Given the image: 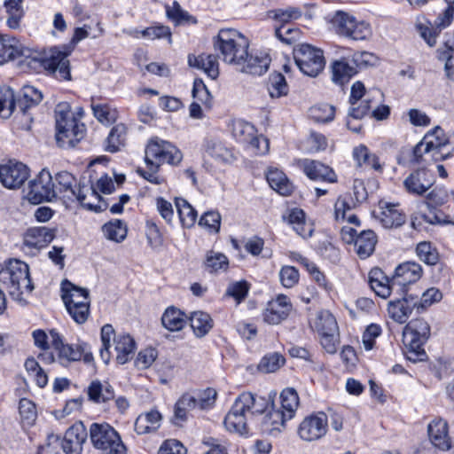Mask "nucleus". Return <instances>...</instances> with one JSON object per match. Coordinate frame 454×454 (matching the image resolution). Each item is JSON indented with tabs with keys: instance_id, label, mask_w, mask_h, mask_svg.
Listing matches in <instances>:
<instances>
[{
	"instance_id": "1",
	"label": "nucleus",
	"mask_w": 454,
	"mask_h": 454,
	"mask_svg": "<svg viewBox=\"0 0 454 454\" xmlns=\"http://www.w3.org/2000/svg\"><path fill=\"white\" fill-rule=\"evenodd\" d=\"M54 192L55 198H59L64 201H78L82 207L89 210H100L101 206L96 204L98 202V196L92 187L87 184L77 183L76 178L67 171H60L55 176Z\"/></svg>"
},
{
	"instance_id": "2",
	"label": "nucleus",
	"mask_w": 454,
	"mask_h": 454,
	"mask_svg": "<svg viewBox=\"0 0 454 454\" xmlns=\"http://www.w3.org/2000/svg\"><path fill=\"white\" fill-rule=\"evenodd\" d=\"M56 141L60 147H74L84 137L86 128L71 112L67 102H60L55 107Z\"/></svg>"
},
{
	"instance_id": "3",
	"label": "nucleus",
	"mask_w": 454,
	"mask_h": 454,
	"mask_svg": "<svg viewBox=\"0 0 454 454\" xmlns=\"http://www.w3.org/2000/svg\"><path fill=\"white\" fill-rule=\"evenodd\" d=\"M0 283L7 289L10 296L19 301H25L24 292L31 293L34 286L29 277V268L20 260H10L5 267L0 266Z\"/></svg>"
},
{
	"instance_id": "4",
	"label": "nucleus",
	"mask_w": 454,
	"mask_h": 454,
	"mask_svg": "<svg viewBox=\"0 0 454 454\" xmlns=\"http://www.w3.org/2000/svg\"><path fill=\"white\" fill-rule=\"evenodd\" d=\"M100 338L102 348H100L99 355L106 364L111 359L110 348L112 347V340L114 341V350L116 353L115 359L119 364H124L133 357L136 344L130 335L125 333L116 335L114 327L106 324L101 328Z\"/></svg>"
},
{
	"instance_id": "5",
	"label": "nucleus",
	"mask_w": 454,
	"mask_h": 454,
	"mask_svg": "<svg viewBox=\"0 0 454 454\" xmlns=\"http://www.w3.org/2000/svg\"><path fill=\"white\" fill-rule=\"evenodd\" d=\"M430 337V326L423 319L411 321L403 329V342L406 348L405 356L412 363L425 361L427 357L424 345Z\"/></svg>"
},
{
	"instance_id": "6",
	"label": "nucleus",
	"mask_w": 454,
	"mask_h": 454,
	"mask_svg": "<svg viewBox=\"0 0 454 454\" xmlns=\"http://www.w3.org/2000/svg\"><path fill=\"white\" fill-rule=\"evenodd\" d=\"M73 46L63 45L60 48L52 47L43 53H35V56H27L30 60L28 65L34 67H42L51 74H53L57 79L69 80V60L68 55L72 52Z\"/></svg>"
},
{
	"instance_id": "7",
	"label": "nucleus",
	"mask_w": 454,
	"mask_h": 454,
	"mask_svg": "<svg viewBox=\"0 0 454 454\" xmlns=\"http://www.w3.org/2000/svg\"><path fill=\"white\" fill-rule=\"evenodd\" d=\"M61 289L63 301L71 317L79 325L85 323L90 315L89 291L67 280L62 282Z\"/></svg>"
},
{
	"instance_id": "8",
	"label": "nucleus",
	"mask_w": 454,
	"mask_h": 454,
	"mask_svg": "<svg viewBox=\"0 0 454 454\" xmlns=\"http://www.w3.org/2000/svg\"><path fill=\"white\" fill-rule=\"evenodd\" d=\"M51 346L57 352L59 362L67 365L73 362L83 360L85 364H90L94 361V356L90 345L85 341L79 340L75 344H67L63 337L55 329L50 331Z\"/></svg>"
},
{
	"instance_id": "9",
	"label": "nucleus",
	"mask_w": 454,
	"mask_h": 454,
	"mask_svg": "<svg viewBox=\"0 0 454 454\" xmlns=\"http://www.w3.org/2000/svg\"><path fill=\"white\" fill-rule=\"evenodd\" d=\"M335 33L355 41L368 39L372 35L369 23L357 20L354 15L344 11H337L331 20Z\"/></svg>"
},
{
	"instance_id": "10",
	"label": "nucleus",
	"mask_w": 454,
	"mask_h": 454,
	"mask_svg": "<svg viewBox=\"0 0 454 454\" xmlns=\"http://www.w3.org/2000/svg\"><path fill=\"white\" fill-rule=\"evenodd\" d=\"M293 56L300 71L309 77H317L325 68V59L321 49L309 43H298Z\"/></svg>"
},
{
	"instance_id": "11",
	"label": "nucleus",
	"mask_w": 454,
	"mask_h": 454,
	"mask_svg": "<svg viewBox=\"0 0 454 454\" xmlns=\"http://www.w3.org/2000/svg\"><path fill=\"white\" fill-rule=\"evenodd\" d=\"M90 436L96 449L107 451V454H126V447L121 436L107 423H92L90 427Z\"/></svg>"
},
{
	"instance_id": "12",
	"label": "nucleus",
	"mask_w": 454,
	"mask_h": 454,
	"mask_svg": "<svg viewBox=\"0 0 454 454\" xmlns=\"http://www.w3.org/2000/svg\"><path fill=\"white\" fill-rule=\"evenodd\" d=\"M182 153L168 141L153 137L145 148V163L160 166L162 163L176 165L182 160Z\"/></svg>"
},
{
	"instance_id": "13",
	"label": "nucleus",
	"mask_w": 454,
	"mask_h": 454,
	"mask_svg": "<svg viewBox=\"0 0 454 454\" xmlns=\"http://www.w3.org/2000/svg\"><path fill=\"white\" fill-rule=\"evenodd\" d=\"M254 403V395L243 392L234 401L229 411V432L240 436H247L249 429L247 424V414L251 412Z\"/></svg>"
},
{
	"instance_id": "14",
	"label": "nucleus",
	"mask_w": 454,
	"mask_h": 454,
	"mask_svg": "<svg viewBox=\"0 0 454 454\" xmlns=\"http://www.w3.org/2000/svg\"><path fill=\"white\" fill-rule=\"evenodd\" d=\"M341 239L348 244L354 243L356 252L360 259L368 258L374 251L377 236L372 230L358 231L349 226H344L340 231Z\"/></svg>"
},
{
	"instance_id": "15",
	"label": "nucleus",
	"mask_w": 454,
	"mask_h": 454,
	"mask_svg": "<svg viewBox=\"0 0 454 454\" xmlns=\"http://www.w3.org/2000/svg\"><path fill=\"white\" fill-rule=\"evenodd\" d=\"M27 199L34 204L55 199L54 184L48 170L42 169L34 179L29 181Z\"/></svg>"
},
{
	"instance_id": "16",
	"label": "nucleus",
	"mask_w": 454,
	"mask_h": 454,
	"mask_svg": "<svg viewBox=\"0 0 454 454\" xmlns=\"http://www.w3.org/2000/svg\"><path fill=\"white\" fill-rule=\"evenodd\" d=\"M29 177V168L23 163L9 160L0 165V182L7 189H19Z\"/></svg>"
},
{
	"instance_id": "17",
	"label": "nucleus",
	"mask_w": 454,
	"mask_h": 454,
	"mask_svg": "<svg viewBox=\"0 0 454 454\" xmlns=\"http://www.w3.org/2000/svg\"><path fill=\"white\" fill-rule=\"evenodd\" d=\"M398 294H401L402 297L388 302L387 312L394 321L403 324L413 312L417 314V300L415 295L409 294L408 292Z\"/></svg>"
},
{
	"instance_id": "18",
	"label": "nucleus",
	"mask_w": 454,
	"mask_h": 454,
	"mask_svg": "<svg viewBox=\"0 0 454 454\" xmlns=\"http://www.w3.org/2000/svg\"><path fill=\"white\" fill-rule=\"evenodd\" d=\"M326 432L327 416L323 412L306 417L298 429L300 437L308 442L322 438Z\"/></svg>"
},
{
	"instance_id": "19",
	"label": "nucleus",
	"mask_w": 454,
	"mask_h": 454,
	"mask_svg": "<svg viewBox=\"0 0 454 454\" xmlns=\"http://www.w3.org/2000/svg\"><path fill=\"white\" fill-rule=\"evenodd\" d=\"M423 270L419 263L405 262L399 264L395 270L394 285L401 293L408 292L410 285L417 282L422 277Z\"/></svg>"
},
{
	"instance_id": "20",
	"label": "nucleus",
	"mask_w": 454,
	"mask_h": 454,
	"mask_svg": "<svg viewBox=\"0 0 454 454\" xmlns=\"http://www.w3.org/2000/svg\"><path fill=\"white\" fill-rule=\"evenodd\" d=\"M249 41L239 31L229 28V64L236 67L248 57Z\"/></svg>"
},
{
	"instance_id": "21",
	"label": "nucleus",
	"mask_w": 454,
	"mask_h": 454,
	"mask_svg": "<svg viewBox=\"0 0 454 454\" xmlns=\"http://www.w3.org/2000/svg\"><path fill=\"white\" fill-rule=\"evenodd\" d=\"M427 434L431 443L441 450H449L451 448V437L449 434V426L442 418L434 419L427 425Z\"/></svg>"
},
{
	"instance_id": "22",
	"label": "nucleus",
	"mask_w": 454,
	"mask_h": 454,
	"mask_svg": "<svg viewBox=\"0 0 454 454\" xmlns=\"http://www.w3.org/2000/svg\"><path fill=\"white\" fill-rule=\"evenodd\" d=\"M291 310L292 304L287 296L279 294L268 302L263 312V320L270 325H278L288 317Z\"/></svg>"
},
{
	"instance_id": "23",
	"label": "nucleus",
	"mask_w": 454,
	"mask_h": 454,
	"mask_svg": "<svg viewBox=\"0 0 454 454\" xmlns=\"http://www.w3.org/2000/svg\"><path fill=\"white\" fill-rule=\"evenodd\" d=\"M86 439L85 427L82 423H75L67 430L61 442L62 449L67 454H81Z\"/></svg>"
},
{
	"instance_id": "24",
	"label": "nucleus",
	"mask_w": 454,
	"mask_h": 454,
	"mask_svg": "<svg viewBox=\"0 0 454 454\" xmlns=\"http://www.w3.org/2000/svg\"><path fill=\"white\" fill-rule=\"evenodd\" d=\"M42 99L43 93L36 88L26 85L21 89L19 97L16 98V109L18 113L21 114L26 118L27 122L32 121L29 110L39 105Z\"/></svg>"
},
{
	"instance_id": "25",
	"label": "nucleus",
	"mask_w": 454,
	"mask_h": 454,
	"mask_svg": "<svg viewBox=\"0 0 454 454\" xmlns=\"http://www.w3.org/2000/svg\"><path fill=\"white\" fill-rule=\"evenodd\" d=\"M434 177L426 168L411 173L403 181L405 190L414 195H422L434 184Z\"/></svg>"
},
{
	"instance_id": "26",
	"label": "nucleus",
	"mask_w": 454,
	"mask_h": 454,
	"mask_svg": "<svg viewBox=\"0 0 454 454\" xmlns=\"http://www.w3.org/2000/svg\"><path fill=\"white\" fill-rule=\"evenodd\" d=\"M270 61L269 54L265 52H248V57L236 69L252 75H262L269 69Z\"/></svg>"
},
{
	"instance_id": "27",
	"label": "nucleus",
	"mask_w": 454,
	"mask_h": 454,
	"mask_svg": "<svg viewBox=\"0 0 454 454\" xmlns=\"http://www.w3.org/2000/svg\"><path fill=\"white\" fill-rule=\"evenodd\" d=\"M365 87L362 82H356L353 83L351 87V93L349 98V103L351 105V108L349 110V116L354 119L360 120L364 115H366L372 106L370 103L372 100L370 98H365L363 100L358 106H355V105L362 98L364 95Z\"/></svg>"
},
{
	"instance_id": "28",
	"label": "nucleus",
	"mask_w": 454,
	"mask_h": 454,
	"mask_svg": "<svg viewBox=\"0 0 454 454\" xmlns=\"http://www.w3.org/2000/svg\"><path fill=\"white\" fill-rule=\"evenodd\" d=\"M369 283L375 294L383 299H387L391 294L401 293L398 287L394 285V277L388 279L384 277L383 272L379 269L371 270Z\"/></svg>"
},
{
	"instance_id": "29",
	"label": "nucleus",
	"mask_w": 454,
	"mask_h": 454,
	"mask_svg": "<svg viewBox=\"0 0 454 454\" xmlns=\"http://www.w3.org/2000/svg\"><path fill=\"white\" fill-rule=\"evenodd\" d=\"M303 171L306 176L315 181H327L334 183L336 175L328 166L312 160H304L301 162Z\"/></svg>"
},
{
	"instance_id": "30",
	"label": "nucleus",
	"mask_w": 454,
	"mask_h": 454,
	"mask_svg": "<svg viewBox=\"0 0 454 454\" xmlns=\"http://www.w3.org/2000/svg\"><path fill=\"white\" fill-rule=\"evenodd\" d=\"M54 239L51 229L47 227H34L27 230L24 236V245L29 248L41 249Z\"/></svg>"
},
{
	"instance_id": "31",
	"label": "nucleus",
	"mask_w": 454,
	"mask_h": 454,
	"mask_svg": "<svg viewBox=\"0 0 454 454\" xmlns=\"http://www.w3.org/2000/svg\"><path fill=\"white\" fill-rule=\"evenodd\" d=\"M88 396L95 403H105L115 396L114 389L108 381L95 380L88 387Z\"/></svg>"
},
{
	"instance_id": "32",
	"label": "nucleus",
	"mask_w": 454,
	"mask_h": 454,
	"mask_svg": "<svg viewBox=\"0 0 454 454\" xmlns=\"http://www.w3.org/2000/svg\"><path fill=\"white\" fill-rule=\"evenodd\" d=\"M188 64L192 67L203 70L207 76L215 79L219 74L217 58L212 54H200L188 56Z\"/></svg>"
},
{
	"instance_id": "33",
	"label": "nucleus",
	"mask_w": 454,
	"mask_h": 454,
	"mask_svg": "<svg viewBox=\"0 0 454 454\" xmlns=\"http://www.w3.org/2000/svg\"><path fill=\"white\" fill-rule=\"evenodd\" d=\"M331 71L332 81L338 85H344L357 73L356 68L344 58L332 62Z\"/></svg>"
},
{
	"instance_id": "34",
	"label": "nucleus",
	"mask_w": 454,
	"mask_h": 454,
	"mask_svg": "<svg viewBox=\"0 0 454 454\" xmlns=\"http://www.w3.org/2000/svg\"><path fill=\"white\" fill-rule=\"evenodd\" d=\"M380 209L377 217L385 228L399 227L405 223V215L395 205L380 203Z\"/></svg>"
},
{
	"instance_id": "35",
	"label": "nucleus",
	"mask_w": 454,
	"mask_h": 454,
	"mask_svg": "<svg viewBox=\"0 0 454 454\" xmlns=\"http://www.w3.org/2000/svg\"><path fill=\"white\" fill-rule=\"evenodd\" d=\"M161 419V414L156 410L142 413L135 421V431L138 434L155 432L160 426Z\"/></svg>"
},
{
	"instance_id": "36",
	"label": "nucleus",
	"mask_w": 454,
	"mask_h": 454,
	"mask_svg": "<svg viewBox=\"0 0 454 454\" xmlns=\"http://www.w3.org/2000/svg\"><path fill=\"white\" fill-rule=\"evenodd\" d=\"M188 317L175 306L168 307L161 316V324L170 332L181 331L186 325Z\"/></svg>"
},
{
	"instance_id": "37",
	"label": "nucleus",
	"mask_w": 454,
	"mask_h": 454,
	"mask_svg": "<svg viewBox=\"0 0 454 454\" xmlns=\"http://www.w3.org/2000/svg\"><path fill=\"white\" fill-rule=\"evenodd\" d=\"M21 55L26 56L25 51L20 49L19 42L15 37L6 35L0 36V65Z\"/></svg>"
},
{
	"instance_id": "38",
	"label": "nucleus",
	"mask_w": 454,
	"mask_h": 454,
	"mask_svg": "<svg viewBox=\"0 0 454 454\" xmlns=\"http://www.w3.org/2000/svg\"><path fill=\"white\" fill-rule=\"evenodd\" d=\"M188 319L194 334L199 338L207 335L213 327L210 315L204 311L192 312Z\"/></svg>"
},
{
	"instance_id": "39",
	"label": "nucleus",
	"mask_w": 454,
	"mask_h": 454,
	"mask_svg": "<svg viewBox=\"0 0 454 454\" xmlns=\"http://www.w3.org/2000/svg\"><path fill=\"white\" fill-rule=\"evenodd\" d=\"M266 177L270 186L279 194L287 196L292 193L294 186L282 171L270 169Z\"/></svg>"
},
{
	"instance_id": "40",
	"label": "nucleus",
	"mask_w": 454,
	"mask_h": 454,
	"mask_svg": "<svg viewBox=\"0 0 454 454\" xmlns=\"http://www.w3.org/2000/svg\"><path fill=\"white\" fill-rule=\"evenodd\" d=\"M22 0H4V6L7 13L6 24L11 29H19L24 17Z\"/></svg>"
},
{
	"instance_id": "41",
	"label": "nucleus",
	"mask_w": 454,
	"mask_h": 454,
	"mask_svg": "<svg viewBox=\"0 0 454 454\" xmlns=\"http://www.w3.org/2000/svg\"><path fill=\"white\" fill-rule=\"evenodd\" d=\"M127 138V128L119 123L114 126L106 139V151L109 153L118 152L124 146Z\"/></svg>"
},
{
	"instance_id": "42",
	"label": "nucleus",
	"mask_w": 454,
	"mask_h": 454,
	"mask_svg": "<svg viewBox=\"0 0 454 454\" xmlns=\"http://www.w3.org/2000/svg\"><path fill=\"white\" fill-rule=\"evenodd\" d=\"M353 157L358 167L371 168L377 171L381 170V165L379 162L378 157L371 153L369 149L364 145L354 148Z\"/></svg>"
},
{
	"instance_id": "43",
	"label": "nucleus",
	"mask_w": 454,
	"mask_h": 454,
	"mask_svg": "<svg viewBox=\"0 0 454 454\" xmlns=\"http://www.w3.org/2000/svg\"><path fill=\"white\" fill-rule=\"evenodd\" d=\"M102 231L106 239L120 243L126 239L128 229L124 222L115 219L106 223Z\"/></svg>"
},
{
	"instance_id": "44",
	"label": "nucleus",
	"mask_w": 454,
	"mask_h": 454,
	"mask_svg": "<svg viewBox=\"0 0 454 454\" xmlns=\"http://www.w3.org/2000/svg\"><path fill=\"white\" fill-rule=\"evenodd\" d=\"M251 284L245 279L233 281L229 284V298H232L235 301V309L239 312H244L243 308L239 309V305L245 301L248 296Z\"/></svg>"
},
{
	"instance_id": "45",
	"label": "nucleus",
	"mask_w": 454,
	"mask_h": 454,
	"mask_svg": "<svg viewBox=\"0 0 454 454\" xmlns=\"http://www.w3.org/2000/svg\"><path fill=\"white\" fill-rule=\"evenodd\" d=\"M197 407V398L191 394H184L176 403L174 410L175 424L179 421H185L187 419V411Z\"/></svg>"
},
{
	"instance_id": "46",
	"label": "nucleus",
	"mask_w": 454,
	"mask_h": 454,
	"mask_svg": "<svg viewBox=\"0 0 454 454\" xmlns=\"http://www.w3.org/2000/svg\"><path fill=\"white\" fill-rule=\"evenodd\" d=\"M267 90L270 98H279L288 94L289 87L282 74L272 73L268 79Z\"/></svg>"
},
{
	"instance_id": "47",
	"label": "nucleus",
	"mask_w": 454,
	"mask_h": 454,
	"mask_svg": "<svg viewBox=\"0 0 454 454\" xmlns=\"http://www.w3.org/2000/svg\"><path fill=\"white\" fill-rule=\"evenodd\" d=\"M204 267L209 273H219L227 269V256L221 252L209 250L207 252Z\"/></svg>"
},
{
	"instance_id": "48",
	"label": "nucleus",
	"mask_w": 454,
	"mask_h": 454,
	"mask_svg": "<svg viewBox=\"0 0 454 454\" xmlns=\"http://www.w3.org/2000/svg\"><path fill=\"white\" fill-rule=\"evenodd\" d=\"M314 328L319 335L338 333L339 328L335 317L327 310L320 311L314 322Z\"/></svg>"
},
{
	"instance_id": "49",
	"label": "nucleus",
	"mask_w": 454,
	"mask_h": 454,
	"mask_svg": "<svg viewBox=\"0 0 454 454\" xmlns=\"http://www.w3.org/2000/svg\"><path fill=\"white\" fill-rule=\"evenodd\" d=\"M176 207L182 225L185 228L193 226L197 220V211L192 206L184 199H176Z\"/></svg>"
},
{
	"instance_id": "50",
	"label": "nucleus",
	"mask_w": 454,
	"mask_h": 454,
	"mask_svg": "<svg viewBox=\"0 0 454 454\" xmlns=\"http://www.w3.org/2000/svg\"><path fill=\"white\" fill-rule=\"evenodd\" d=\"M281 409L286 416L294 418L299 405V396L295 389L286 388L280 394Z\"/></svg>"
},
{
	"instance_id": "51",
	"label": "nucleus",
	"mask_w": 454,
	"mask_h": 454,
	"mask_svg": "<svg viewBox=\"0 0 454 454\" xmlns=\"http://www.w3.org/2000/svg\"><path fill=\"white\" fill-rule=\"evenodd\" d=\"M416 254L421 262L431 266L436 265L440 259L436 247L427 241L419 242L417 245Z\"/></svg>"
},
{
	"instance_id": "52",
	"label": "nucleus",
	"mask_w": 454,
	"mask_h": 454,
	"mask_svg": "<svg viewBox=\"0 0 454 454\" xmlns=\"http://www.w3.org/2000/svg\"><path fill=\"white\" fill-rule=\"evenodd\" d=\"M255 133L254 127L242 120H236L231 124V135L240 144L246 145Z\"/></svg>"
},
{
	"instance_id": "53",
	"label": "nucleus",
	"mask_w": 454,
	"mask_h": 454,
	"mask_svg": "<svg viewBox=\"0 0 454 454\" xmlns=\"http://www.w3.org/2000/svg\"><path fill=\"white\" fill-rule=\"evenodd\" d=\"M16 109L14 91L9 87H0V115L9 118Z\"/></svg>"
},
{
	"instance_id": "54",
	"label": "nucleus",
	"mask_w": 454,
	"mask_h": 454,
	"mask_svg": "<svg viewBox=\"0 0 454 454\" xmlns=\"http://www.w3.org/2000/svg\"><path fill=\"white\" fill-rule=\"evenodd\" d=\"M417 314H421L427 310L428 307L432 304L438 302L442 300V294L439 289L431 287L427 289L419 297L417 295Z\"/></svg>"
},
{
	"instance_id": "55",
	"label": "nucleus",
	"mask_w": 454,
	"mask_h": 454,
	"mask_svg": "<svg viewBox=\"0 0 454 454\" xmlns=\"http://www.w3.org/2000/svg\"><path fill=\"white\" fill-rule=\"evenodd\" d=\"M285 362V357L278 352L267 354L259 363L258 370L265 373L274 372L282 367Z\"/></svg>"
},
{
	"instance_id": "56",
	"label": "nucleus",
	"mask_w": 454,
	"mask_h": 454,
	"mask_svg": "<svg viewBox=\"0 0 454 454\" xmlns=\"http://www.w3.org/2000/svg\"><path fill=\"white\" fill-rule=\"evenodd\" d=\"M310 116L317 122H328L334 117L335 108L329 104H319L310 108Z\"/></svg>"
},
{
	"instance_id": "57",
	"label": "nucleus",
	"mask_w": 454,
	"mask_h": 454,
	"mask_svg": "<svg viewBox=\"0 0 454 454\" xmlns=\"http://www.w3.org/2000/svg\"><path fill=\"white\" fill-rule=\"evenodd\" d=\"M276 36L286 44H293L301 37V31L297 27H292L288 24H282L275 30Z\"/></svg>"
},
{
	"instance_id": "58",
	"label": "nucleus",
	"mask_w": 454,
	"mask_h": 454,
	"mask_svg": "<svg viewBox=\"0 0 454 454\" xmlns=\"http://www.w3.org/2000/svg\"><path fill=\"white\" fill-rule=\"evenodd\" d=\"M424 144L427 145L429 148H437L443 146H450L449 140L446 137L443 130L437 127L433 131L428 132L424 137Z\"/></svg>"
},
{
	"instance_id": "59",
	"label": "nucleus",
	"mask_w": 454,
	"mask_h": 454,
	"mask_svg": "<svg viewBox=\"0 0 454 454\" xmlns=\"http://www.w3.org/2000/svg\"><path fill=\"white\" fill-rule=\"evenodd\" d=\"M19 411L23 423L30 426L36 419V408L33 402L27 398L20 401Z\"/></svg>"
},
{
	"instance_id": "60",
	"label": "nucleus",
	"mask_w": 454,
	"mask_h": 454,
	"mask_svg": "<svg viewBox=\"0 0 454 454\" xmlns=\"http://www.w3.org/2000/svg\"><path fill=\"white\" fill-rule=\"evenodd\" d=\"M300 274L294 266H283L279 271V279L282 286L286 288L294 286L299 281Z\"/></svg>"
},
{
	"instance_id": "61",
	"label": "nucleus",
	"mask_w": 454,
	"mask_h": 454,
	"mask_svg": "<svg viewBox=\"0 0 454 454\" xmlns=\"http://www.w3.org/2000/svg\"><path fill=\"white\" fill-rule=\"evenodd\" d=\"M206 151L219 163H225V155L227 153V149L222 142L218 141L217 139L207 140Z\"/></svg>"
},
{
	"instance_id": "62",
	"label": "nucleus",
	"mask_w": 454,
	"mask_h": 454,
	"mask_svg": "<svg viewBox=\"0 0 454 454\" xmlns=\"http://www.w3.org/2000/svg\"><path fill=\"white\" fill-rule=\"evenodd\" d=\"M166 12L167 16L176 24L190 20H192L193 23L196 22L193 17L191 16L187 12L184 11L176 1L173 2L172 6H167Z\"/></svg>"
},
{
	"instance_id": "63",
	"label": "nucleus",
	"mask_w": 454,
	"mask_h": 454,
	"mask_svg": "<svg viewBox=\"0 0 454 454\" xmlns=\"http://www.w3.org/2000/svg\"><path fill=\"white\" fill-rule=\"evenodd\" d=\"M216 395V391L210 387L198 391L194 395L197 398V406L200 410L212 407L215 402Z\"/></svg>"
},
{
	"instance_id": "64",
	"label": "nucleus",
	"mask_w": 454,
	"mask_h": 454,
	"mask_svg": "<svg viewBox=\"0 0 454 454\" xmlns=\"http://www.w3.org/2000/svg\"><path fill=\"white\" fill-rule=\"evenodd\" d=\"M185 447L177 440H166L160 447L158 454H186Z\"/></svg>"
}]
</instances>
